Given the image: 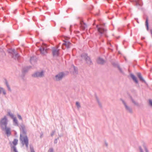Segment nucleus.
Instances as JSON below:
<instances>
[{
    "label": "nucleus",
    "instance_id": "obj_25",
    "mask_svg": "<svg viewBox=\"0 0 152 152\" xmlns=\"http://www.w3.org/2000/svg\"><path fill=\"white\" fill-rule=\"evenodd\" d=\"M3 91V89L2 88H0V94L1 93V91Z\"/></svg>",
    "mask_w": 152,
    "mask_h": 152
},
{
    "label": "nucleus",
    "instance_id": "obj_24",
    "mask_svg": "<svg viewBox=\"0 0 152 152\" xmlns=\"http://www.w3.org/2000/svg\"><path fill=\"white\" fill-rule=\"evenodd\" d=\"M18 118H19L20 119V120L22 119V118H21V116L20 115H18Z\"/></svg>",
    "mask_w": 152,
    "mask_h": 152
},
{
    "label": "nucleus",
    "instance_id": "obj_8",
    "mask_svg": "<svg viewBox=\"0 0 152 152\" xmlns=\"http://www.w3.org/2000/svg\"><path fill=\"white\" fill-rule=\"evenodd\" d=\"M64 76V74L62 73H61L56 75V80H61Z\"/></svg>",
    "mask_w": 152,
    "mask_h": 152
},
{
    "label": "nucleus",
    "instance_id": "obj_2",
    "mask_svg": "<svg viewBox=\"0 0 152 152\" xmlns=\"http://www.w3.org/2000/svg\"><path fill=\"white\" fill-rule=\"evenodd\" d=\"M20 139L21 141V143L24 145H25L26 146L28 147V139L26 136L22 137L21 134L20 135Z\"/></svg>",
    "mask_w": 152,
    "mask_h": 152
},
{
    "label": "nucleus",
    "instance_id": "obj_26",
    "mask_svg": "<svg viewBox=\"0 0 152 152\" xmlns=\"http://www.w3.org/2000/svg\"><path fill=\"white\" fill-rule=\"evenodd\" d=\"M3 92V94H6V92H5V91H4V90L3 89V91H1V92Z\"/></svg>",
    "mask_w": 152,
    "mask_h": 152
},
{
    "label": "nucleus",
    "instance_id": "obj_4",
    "mask_svg": "<svg viewBox=\"0 0 152 152\" xmlns=\"http://www.w3.org/2000/svg\"><path fill=\"white\" fill-rule=\"evenodd\" d=\"M48 49L45 43H43L39 50L42 54H45L47 53Z\"/></svg>",
    "mask_w": 152,
    "mask_h": 152
},
{
    "label": "nucleus",
    "instance_id": "obj_5",
    "mask_svg": "<svg viewBox=\"0 0 152 152\" xmlns=\"http://www.w3.org/2000/svg\"><path fill=\"white\" fill-rule=\"evenodd\" d=\"M70 45L71 43L69 42L67 40L64 41V42L62 44V48L64 49V47L65 46L67 48H69L70 47Z\"/></svg>",
    "mask_w": 152,
    "mask_h": 152
},
{
    "label": "nucleus",
    "instance_id": "obj_18",
    "mask_svg": "<svg viewBox=\"0 0 152 152\" xmlns=\"http://www.w3.org/2000/svg\"><path fill=\"white\" fill-rule=\"evenodd\" d=\"M76 104L78 107H80V103L78 102H76Z\"/></svg>",
    "mask_w": 152,
    "mask_h": 152
},
{
    "label": "nucleus",
    "instance_id": "obj_7",
    "mask_svg": "<svg viewBox=\"0 0 152 152\" xmlns=\"http://www.w3.org/2000/svg\"><path fill=\"white\" fill-rule=\"evenodd\" d=\"M43 76V72H37L32 75L34 77H42Z\"/></svg>",
    "mask_w": 152,
    "mask_h": 152
},
{
    "label": "nucleus",
    "instance_id": "obj_17",
    "mask_svg": "<svg viewBox=\"0 0 152 152\" xmlns=\"http://www.w3.org/2000/svg\"><path fill=\"white\" fill-rule=\"evenodd\" d=\"M13 121L14 123H15V124H17V120L16 119V118L15 117L13 118Z\"/></svg>",
    "mask_w": 152,
    "mask_h": 152
},
{
    "label": "nucleus",
    "instance_id": "obj_15",
    "mask_svg": "<svg viewBox=\"0 0 152 152\" xmlns=\"http://www.w3.org/2000/svg\"><path fill=\"white\" fill-rule=\"evenodd\" d=\"M148 18L146 19V25L147 27V28L148 29Z\"/></svg>",
    "mask_w": 152,
    "mask_h": 152
},
{
    "label": "nucleus",
    "instance_id": "obj_31",
    "mask_svg": "<svg viewBox=\"0 0 152 152\" xmlns=\"http://www.w3.org/2000/svg\"><path fill=\"white\" fill-rule=\"evenodd\" d=\"M88 58V59H89V58H88H88Z\"/></svg>",
    "mask_w": 152,
    "mask_h": 152
},
{
    "label": "nucleus",
    "instance_id": "obj_1",
    "mask_svg": "<svg viewBox=\"0 0 152 152\" xmlns=\"http://www.w3.org/2000/svg\"><path fill=\"white\" fill-rule=\"evenodd\" d=\"M104 24L100 25L99 26L96 25V27L98 32L100 34H104L106 31V29L104 28Z\"/></svg>",
    "mask_w": 152,
    "mask_h": 152
},
{
    "label": "nucleus",
    "instance_id": "obj_6",
    "mask_svg": "<svg viewBox=\"0 0 152 152\" xmlns=\"http://www.w3.org/2000/svg\"><path fill=\"white\" fill-rule=\"evenodd\" d=\"M53 53L54 56H57L59 54V50L57 48H53Z\"/></svg>",
    "mask_w": 152,
    "mask_h": 152
},
{
    "label": "nucleus",
    "instance_id": "obj_19",
    "mask_svg": "<svg viewBox=\"0 0 152 152\" xmlns=\"http://www.w3.org/2000/svg\"><path fill=\"white\" fill-rule=\"evenodd\" d=\"M9 115H10L12 118H13L14 117H13V115L12 114H10V113H9Z\"/></svg>",
    "mask_w": 152,
    "mask_h": 152
},
{
    "label": "nucleus",
    "instance_id": "obj_23",
    "mask_svg": "<svg viewBox=\"0 0 152 152\" xmlns=\"http://www.w3.org/2000/svg\"><path fill=\"white\" fill-rule=\"evenodd\" d=\"M13 149L14 151H15V152H17L16 149L15 147L14 146L13 147Z\"/></svg>",
    "mask_w": 152,
    "mask_h": 152
},
{
    "label": "nucleus",
    "instance_id": "obj_29",
    "mask_svg": "<svg viewBox=\"0 0 152 152\" xmlns=\"http://www.w3.org/2000/svg\"><path fill=\"white\" fill-rule=\"evenodd\" d=\"M31 152H35L32 149L31 150Z\"/></svg>",
    "mask_w": 152,
    "mask_h": 152
},
{
    "label": "nucleus",
    "instance_id": "obj_27",
    "mask_svg": "<svg viewBox=\"0 0 152 152\" xmlns=\"http://www.w3.org/2000/svg\"><path fill=\"white\" fill-rule=\"evenodd\" d=\"M7 87L10 90V87H9V86L8 85V84H7Z\"/></svg>",
    "mask_w": 152,
    "mask_h": 152
},
{
    "label": "nucleus",
    "instance_id": "obj_28",
    "mask_svg": "<svg viewBox=\"0 0 152 152\" xmlns=\"http://www.w3.org/2000/svg\"><path fill=\"white\" fill-rule=\"evenodd\" d=\"M140 152H143L142 149H141L140 148Z\"/></svg>",
    "mask_w": 152,
    "mask_h": 152
},
{
    "label": "nucleus",
    "instance_id": "obj_13",
    "mask_svg": "<svg viewBox=\"0 0 152 152\" xmlns=\"http://www.w3.org/2000/svg\"><path fill=\"white\" fill-rule=\"evenodd\" d=\"M18 142V140L17 139H15L13 141L12 143H13V144L15 146L17 144Z\"/></svg>",
    "mask_w": 152,
    "mask_h": 152
},
{
    "label": "nucleus",
    "instance_id": "obj_16",
    "mask_svg": "<svg viewBox=\"0 0 152 152\" xmlns=\"http://www.w3.org/2000/svg\"><path fill=\"white\" fill-rule=\"evenodd\" d=\"M81 27L83 29H84L86 27V25L84 24H82Z\"/></svg>",
    "mask_w": 152,
    "mask_h": 152
},
{
    "label": "nucleus",
    "instance_id": "obj_21",
    "mask_svg": "<svg viewBox=\"0 0 152 152\" xmlns=\"http://www.w3.org/2000/svg\"><path fill=\"white\" fill-rule=\"evenodd\" d=\"M53 150L52 149L50 148L48 151V152H53Z\"/></svg>",
    "mask_w": 152,
    "mask_h": 152
},
{
    "label": "nucleus",
    "instance_id": "obj_30",
    "mask_svg": "<svg viewBox=\"0 0 152 152\" xmlns=\"http://www.w3.org/2000/svg\"><path fill=\"white\" fill-rule=\"evenodd\" d=\"M145 150H146V152H148V150L147 149H146Z\"/></svg>",
    "mask_w": 152,
    "mask_h": 152
},
{
    "label": "nucleus",
    "instance_id": "obj_22",
    "mask_svg": "<svg viewBox=\"0 0 152 152\" xmlns=\"http://www.w3.org/2000/svg\"><path fill=\"white\" fill-rule=\"evenodd\" d=\"M22 132L23 133H24L25 134L26 133V132L24 130V128H23L22 129Z\"/></svg>",
    "mask_w": 152,
    "mask_h": 152
},
{
    "label": "nucleus",
    "instance_id": "obj_10",
    "mask_svg": "<svg viewBox=\"0 0 152 152\" xmlns=\"http://www.w3.org/2000/svg\"><path fill=\"white\" fill-rule=\"evenodd\" d=\"M131 77L132 78L133 80L135 82L137 83H138V81L137 79L135 77V76L131 74Z\"/></svg>",
    "mask_w": 152,
    "mask_h": 152
},
{
    "label": "nucleus",
    "instance_id": "obj_12",
    "mask_svg": "<svg viewBox=\"0 0 152 152\" xmlns=\"http://www.w3.org/2000/svg\"><path fill=\"white\" fill-rule=\"evenodd\" d=\"M137 76H138L140 80H143V79L142 78L141 74L140 73H137Z\"/></svg>",
    "mask_w": 152,
    "mask_h": 152
},
{
    "label": "nucleus",
    "instance_id": "obj_3",
    "mask_svg": "<svg viewBox=\"0 0 152 152\" xmlns=\"http://www.w3.org/2000/svg\"><path fill=\"white\" fill-rule=\"evenodd\" d=\"M7 117L5 116L3 118L1 119L0 122V126L2 129H4V126L6 127V126H7Z\"/></svg>",
    "mask_w": 152,
    "mask_h": 152
},
{
    "label": "nucleus",
    "instance_id": "obj_20",
    "mask_svg": "<svg viewBox=\"0 0 152 152\" xmlns=\"http://www.w3.org/2000/svg\"><path fill=\"white\" fill-rule=\"evenodd\" d=\"M149 103L152 106V100H149Z\"/></svg>",
    "mask_w": 152,
    "mask_h": 152
},
{
    "label": "nucleus",
    "instance_id": "obj_9",
    "mask_svg": "<svg viewBox=\"0 0 152 152\" xmlns=\"http://www.w3.org/2000/svg\"><path fill=\"white\" fill-rule=\"evenodd\" d=\"M3 130H5L7 134L10 135V129L9 128L7 127V126L4 127V129Z\"/></svg>",
    "mask_w": 152,
    "mask_h": 152
},
{
    "label": "nucleus",
    "instance_id": "obj_14",
    "mask_svg": "<svg viewBox=\"0 0 152 152\" xmlns=\"http://www.w3.org/2000/svg\"><path fill=\"white\" fill-rule=\"evenodd\" d=\"M124 103L125 105V106L126 108V109L127 110H129V112H132V109L129 108V107L127 106V105L125 104V103Z\"/></svg>",
    "mask_w": 152,
    "mask_h": 152
},
{
    "label": "nucleus",
    "instance_id": "obj_11",
    "mask_svg": "<svg viewBox=\"0 0 152 152\" xmlns=\"http://www.w3.org/2000/svg\"><path fill=\"white\" fill-rule=\"evenodd\" d=\"M97 62L99 64H102L104 62V61L101 58H99L97 60Z\"/></svg>",
    "mask_w": 152,
    "mask_h": 152
}]
</instances>
